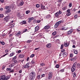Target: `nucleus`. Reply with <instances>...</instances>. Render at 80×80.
Here are the masks:
<instances>
[{"instance_id":"63","label":"nucleus","mask_w":80,"mask_h":80,"mask_svg":"<svg viewBox=\"0 0 80 80\" xmlns=\"http://www.w3.org/2000/svg\"><path fill=\"white\" fill-rule=\"evenodd\" d=\"M3 8H1L0 9V11H2V10H3Z\"/></svg>"},{"instance_id":"18","label":"nucleus","mask_w":80,"mask_h":80,"mask_svg":"<svg viewBox=\"0 0 80 80\" xmlns=\"http://www.w3.org/2000/svg\"><path fill=\"white\" fill-rule=\"evenodd\" d=\"M14 55H15V53L12 52L10 54L9 57H12V56H13Z\"/></svg>"},{"instance_id":"54","label":"nucleus","mask_w":80,"mask_h":80,"mask_svg":"<svg viewBox=\"0 0 80 80\" xmlns=\"http://www.w3.org/2000/svg\"><path fill=\"white\" fill-rule=\"evenodd\" d=\"M0 1L1 3H3L4 2V0H0Z\"/></svg>"},{"instance_id":"33","label":"nucleus","mask_w":80,"mask_h":80,"mask_svg":"<svg viewBox=\"0 0 80 80\" xmlns=\"http://www.w3.org/2000/svg\"><path fill=\"white\" fill-rule=\"evenodd\" d=\"M71 14V12H67V16H69V15H70Z\"/></svg>"},{"instance_id":"61","label":"nucleus","mask_w":80,"mask_h":80,"mask_svg":"<svg viewBox=\"0 0 80 80\" xmlns=\"http://www.w3.org/2000/svg\"><path fill=\"white\" fill-rule=\"evenodd\" d=\"M38 49H39L38 48H35V50H38Z\"/></svg>"},{"instance_id":"62","label":"nucleus","mask_w":80,"mask_h":80,"mask_svg":"<svg viewBox=\"0 0 80 80\" xmlns=\"http://www.w3.org/2000/svg\"><path fill=\"white\" fill-rule=\"evenodd\" d=\"M61 51L62 52H65V49H63Z\"/></svg>"},{"instance_id":"56","label":"nucleus","mask_w":80,"mask_h":80,"mask_svg":"<svg viewBox=\"0 0 80 80\" xmlns=\"http://www.w3.org/2000/svg\"><path fill=\"white\" fill-rule=\"evenodd\" d=\"M35 62H34L33 61H32L31 62V63H32V64H33L35 63Z\"/></svg>"},{"instance_id":"45","label":"nucleus","mask_w":80,"mask_h":80,"mask_svg":"<svg viewBox=\"0 0 80 80\" xmlns=\"http://www.w3.org/2000/svg\"><path fill=\"white\" fill-rule=\"evenodd\" d=\"M9 52V50H8V49H6L5 50V52L6 53H7V52Z\"/></svg>"},{"instance_id":"13","label":"nucleus","mask_w":80,"mask_h":80,"mask_svg":"<svg viewBox=\"0 0 80 80\" xmlns=\"http://www.w3.org/2000/svg\"><path fill=\"white\" fill-rule=\"evenodd\" d=\"M35 32H38V30H39V26H37L35 27Z\"/></svg>"},{"instance_id":"36","label":"nucleus","mask_w":80,"mask_h":80,"mask_svg":"<svg viewBox=\"0 0 80 80\" xmlns=\"http://www.w3.org/2000/svg\"><path fill=\"white\" fill-rule=\"evenodd\" d=\"M72 3H69V7H72Z\"/></svg>"},{"instance_id":"29","label":"nucleus","mask_w":80,"mask_h":80,"mask_svg":"<svg viewBox=\"0 0 80 80\" xmlns=\"http://www.w3.org/2000/svg\"><path fill=\"white\" fill-rule=\"evenodd\" d=\"M30 13V11L29 10L26 11V14H28V13Z\"/></svg>"},{"instance_id":"17","label":"nucleus","mask_w":80,"mask_h":80,"mask_svg":"<svg viewBox=\"0 0 80 80\" xmlns=\"http://www.w3.org/2000/svg\"><path fill=\"white\" fill-rule=\"evenodd\" d=\"M46 47L48 48H50L51 47V44L49 43L46 45Z\"/></svg>"},{"instance_id":"22","label":"nucleus","mask_w":80,"mask_h":80,"mask_svg":"<svg viewBox=\"0 0 80 80\" xmlns=\"http://www.w3.org/2000/svg\"><path fill=\"white\" fill-rule=\"evenodd\" d=\"M64 45L65 47H68V43H65V42H64Z\"/></svg>"},{"instance_id":"47","label":"nucleus","mask_w":80,"mask_h":80,"mask_svg":"<svg viewBox=\"0 0 80 80\" xmlns=\"http://www.w3.org/2000/svg\"><path fill=\"white\" fill-rule=\"evenodd\" d=\"M21 52L22 51H21V50H19L18 52V53H21Z\"/></svg>"},{"instance_id":"27","label":"nucleus","mask_w":80,"mask_h":80,"mask_svg":"<svg viewBox=\"0 0 80 80\" xmlns=\"http://www.w3.org/2000/svg\"><path fill=\"white\" fill-rule=\"evenodd\" d=\"M77 68H80V64L79 63H78L77 64Z\"/></svg>"},{"instance_id":"23","label":"nucleus","mask_w":80,"mask_h":80,"mask_svg":"<svg viewBox=\"0 0 80 80\" xmlns=\"http://www.w3.org/2000/svg\"><path fill=\"white\" fill-rule=\"evenodd\" d=\"M11 12V10L10 9H8V10L6 11V12L7 13H9V12Z\"/></svg>"},{"instance_id":"60","label":"nucleus","mask_w":80,"mask_h":80,"mask_svg":"<svg viewBox=\"0 0 80 80\" xmlns=\"http://www.w3.org/2000/svg\"><path fill=\"white\" fill-rule=\"evenodd\" d=\"M40 20H38L37 21V23H40Z\"/></svg>"},{"instance_id":"12","label":"nucleus","mask_w":80,"mask_h":80,"mask_svg":"<svg viewBox=\"0 0 80 80\" xmlns=\"http://www.w3.org/2000/svg\"><path fill=\"white\" fill-rule=\"evenodd\" d=\"M30 65V63H27L24 66V68H29V65Z\"/></svg>"},{"instance_id":"11","label":"nucleus","mask_w":80,"mask_h":80,"mask_svg":"<svg viewBox=\"0 0 80 80\" xmlns=\"http://www.w3.org/2000/svg\"><path fill=\"white\" fill-rule=\"evenodd\" d=\"M72 32H73L72 29L70 30L67 32V35H70V34H71L72 33Z\"/></svg>"},{"instance_id":"50","label":"nucleus","mask_w":80,"mask_h":80,"mask_svg":"<svg viewBox=\"0 0 80 80\" xmlns=\"http://www.w3.org/2000/svg\"><path fill=\"white\" fill-rule=\"evenodd\" d=\"M22 72V69H21L19 71V73H21Z\"/></svg>"},{"instance_id":"9","label":"nucleus","mask_w":80,"mask_h":80,"mask_svg":"<svg viewBox=\"0 0 80 80\" xmlns=\"http://www.w3.org/2000/svg\"><path fill=\"white\" fill-rule=\"evenodd\" d=\"M34 19V18L33 17L30 18H28V23H30L32 22V20H33Z\"/></svg>"},{"instance_id":"48","label":"nucleus","mask_w":80,"mask_h":80,"mask_svg":"<svg viewBox=\"0 0 80 80\" xmlns=\"http://www.w3.org/2000/svg\"><path fill=\"white\" fill-rule=\"evenodd\" d=\"M14 72V71L13 70V69H12V70L10 71H9V73H12V72Z\"/></svg>"},{"instance_id":"1","label":"nucleus","mask_w":80,"mask_h":80,"mask_svg":"<svg viewBox=\"0 0 80 80\" xmlns=\"http://www.w3.org/2000/svg\"><path fill=\"white\" fill-rule=\"evenodd\" d=\"M10 76H6L4 75H2L0 76V80H8L9 79Z\"/></svg>"},{"instance_id":"55","label":"nucleus","mask_w":80,"mask_h":80,"mask_svg":"<svg viewBox=\"0 0 80 80\" xmlns=\"http://www.w3.org/2000/svg\"><path fill=\"white\" fill-rule=\"evenodd\" d=\"M67 13H70V9H68L67 11Z\"/></svg>"},{"instance_id":"20","label":"nucleus","mask_w":80,"mask_h":80,"mask_svg":"<svg viewBox=\"0 0 80 80\" xmlns=\"http://www.w3.org/2000/svg\"><path fill=\"white\" fill-rule=\"evenodd\" d=\"M20 15V14L18 13L17 14V15H18V17H20V19H22V18H23V17H24V16L23 15V16H20V15Z\"/></svg>"},{"instance_id":"37","label":"nucleus","mask_w":80,"mask_h":80,"mask_svg":"<svg viewBox=\"0 0 80 80\" xmlns=\"http://www.w3.org/2000/svg\"><path fill=\"white\" fill-rule=\"evenodd\" d=\"M55 67L57 68H59V65L58 64H57L56 65Z\"/></svg>"},{"instance_id":"15","label":"nucleus","mask_w":80,"mask_h":80,"mask_svg":"<svg viewBox=\"0 0 80 80\" xmlns=\"http://www.w3.org/2000/svg\"><path fill=\"white\" fill-rule=\"evenodd\" d=\"M68 54L66 52H64L62 54V55L64 57H66L67 56Z\"/></svg>"},{"instance_id":"46","label":"nucleus","mask_w":80,"mask_h":80,"mask_svg":"<svg viewBox=\"0 0 80 80\" xmlns=\"http://www.w3.org/2000/svg\"><path fill=\"white\" fill-rule=\"evenodd\" d=\"M40 65L41 66H43V65H45V63H40Z\"/></svg>"},{"instance_id":"28","label":"nucleus","mask_w":80,"mask_h":80,"mask_svg":"<svg viewBox=\"0 0 80 80\" xmlns=\"http://www.w3.org/2000/svg\"><path fill=\"white\" fill-rule=\"evenodd\" d=\"M51 16L50 15H48L47 16V18H50L51 17Z\"/></svg>"},{"instance_id":"42","label":"nucleus","mask_w":80,"mask_h":80,"mask_svg":"<svg viewBox=\"0 0 80 80\" xmlns=\"http://www.w3.org/2000/svg\"><path fill=\"white\" fill-rule=\"evenodd\" d=\"M8 55V53H7L6 54H4V55H3V56H2L1 57H5V56H6V55Z\"/></svg>"},{"instance_id":"4","label":"nucleus","mask_w":80,"mask_h":80,"mask_svg":"<svg viewBox=\"0 0 80 80\" xmlns=\"http://www.w3.org/2000/svg\"><path fill=\"white\" fill-rule=\"evenodd\" d=\"M77 62H75L73 64L71 68V71L72 72H73L75 70V69H76V65H77Z\"/></svg>"},{"instance_id":"38","label":"nucleus","mask_w":80,"mask_h":80,"mask_svg":"<svg viewBox=\"0 0 80 80\" xmlns=\"http://www.w3.org/2000/svg\"><path fill=\"white\" fill-rule=\"evenodd\" d=\"M63 48V45L62 44L61 46L60 49H62Z\"/></svg>"},{"instance_id":"32","label":"nucleus","mask_w":80,"mask_h":80,"mask_svg":"<svg viewBox=\"0 0 80 80\" xmlns=\"http://www.w3.org/2000/svg\"><path fill=\"white\" fill-rule=\"evenodd\" d=\"M6 70L7 71H10L12 69L11 68H7Z\"/></svg>"},{"instance_id":"51","label":"nucleus","mask_w":80,"mask_h":80,"mask_svg":"<svg viewBox=\"0 0 80 80\" xmlns=\"http://www.w3.org/2000/svg\"><path fill=\"white\" fill-rule=\"evenodd\" d=\"M40 75H38V79H40Z\"/></svg>"},{"instance_id":"2","label":"nucleus","mask_w":80,"mask_h":80,"mask_svg":"<svg viewBox=\"0 0 80 80\" xmlns=\"http://www.w3.org/2000/svg\"><path fill=\"white\" fill-rule=\"evenodd\" d=\"M30 79L31 80H33L35 77V73L33 72H31L29 74Z\"/></svg>"},{"instance_id":"57","label":"nucleus","mask_w":80,"mask_h":80,"mask_svg":"<svg viewBox=\"0 0 80 80\" xmlns=\"http://www.w3.org/2000/svg\"><path fill=\"white\" fill-rule=\"evenodd\" d=\"M2 69H3V70H4V69H5V66H2Z\"/></svg>"},{"instance_id":"59","label":"nucleus","mask_w":80,"mask_h":80,"mask_svg":"<svg viewBox=\"0 0 80 80\" xmlns=\"http://www.w3.org/2000/svg\"><path fill=\"white\" fill-rule=\"evenodd\" d=\"M77 31H78V32H79L80 31V28H78V29H77Z\"/></svg>"},{"instance_id":"35","label":"nucleus","mask_w":80,"mask_h":80,"mask_svg":"<svg viewBox=\"0 0 80 80\" xmlns=\"http://www.w3.org/2000/svg\"><path fill=\"white\" fill-rule=\"evenodd\" d=\"M74 53L75 54H77V53H78V52H77V51L75 50L74 51Z\"/></svg>"},{"instance_id":"39","label":"nucleus","mask_w":80,"mask_h":80,"mask_svg":"<svg viewBox=\"0 0 80 80\" xmlns=\"http://www.w3.org/2000/svg\"><path fill=\"white\" fill-rule=\"evenodd\" d=\"M36 6L37 8H39V7H40V5L38 4H36Z\"/></svg>"},{"instance_id":"21","label":"nucleus","mask_w":80,"mask_h":80,"mask_svg":"<svg viewBox=\"0 0 80 80\" xmlns=\"http://www.w3.org/2000/svg\"><path fill=\"white\" fill-rule=\"evenodd\" d=\"M62 30H67V28L66 27L62 28Z\"/></svg>"},{"instance_id":"30","label":"nucleus","mask_w":80,"mask_h":80,"mask_svg":"<svg viewBox=\"0 0 80 80\" xmlns=\"http://www.w3.org/2000/svg\"><path fill=\"white\" fill-rule=\"evenodd\" d=\"M53 35H55L57 34V32H55L52 33Z\"/></svg>"},{"instance_id":"58","label":"nucleus","mask_w":80,"mask_h":80,"mask_svg":"<svg viewBox=\"0 0 80 80\" xmlns=\"http://www.w3.org/2000/svg\"><path fill=\"white\" fill-rule=\"evenodd\" d=\"M17 58V57L16 56H15L13 58V60H15Z\"/></svg>"},{"instance_id":"24","label":"nucleus","mask_w":80,"mask_h":80,"mask_svg":"<svg viewBox=\"0 0 80 80\" xmlns=\"http://www.w3.org/2000/svg\"><path fill=\"white\" fill-rule=\"evenodd\" d=\"M21 34V32H18V33H17V35H16V36H18V35H20Z\"/></svg>"},{"instance_id":"7","label":"nucleus","mask_w":80,"mask_h":80,"mask_svg":"<svg viewBox=\"0 0 80 80\" xmlns=\"http://www.w3.org/2000/svg\"><path fill=\"white\" fill-rule=\"evenodd\" d=\"M9 17V16L5 17V18H4V20L6 22H8V21H9V19L10 18Z\"/></svg>"},{"instance_id":"43","label":"nucleus","mask_w":80,"mask_h":80,"mask_svg":"<svg viewBox=\"0 0 80 80\" xmlns=\"http://www.w3.org/2000/svg\"><path fill=\"white\" fill-rule=\"evenodd\" d=\"M26 42L27 43H30V42H32V40H28Z\"/></svg>"},{"instance_id":"52","label":"nucleus","mask_w":80,"mask_h":80,"mask_svg":"<svg viewBox=\"0 0 80 80\" xmlns=\"http://www.w3.org/2000/svg\"><path fill=\"white\" fill-rule=\"evenodd\" d=\"M9 7L8 6H6L5 8V9H8Z\"/></svg>"},{"instance_id":"53","label":"nucleus","mask_w":80,"mask_h":80,"mask_svg":"<svg viewBox=\"0 0 80 80\" xmlns=\"http://www.w3.org/2000/svg\"><path fill=\"white\" fill-rule=\"evenodd\" d=\"M45 75L44 74H42L41 75L42 77H45Z\"/></svg>"},{"instance_id":"34","label":"nucleus","mask_w":80,"mask_h":80,"mask_svg":"<svg viewBox=\"0 0 80 80\" xmlns=\"http://www.w3.org/2000/svg\"><path fill=\"white\" fill-rule=\"evenodd\" d=\"M66 8H67L66 7H64V8H62V10L63 11L65 10H66Z\"/></svg>"},{"instance_id":"44","label":"nucleus","mask_w":80,"mask_h":80,"mask_svg":"<svg viewBox=\"0 0 80 80\" xmlns=\"http://www.w3.org/2000/svg\"><path fill=\"white\" fill-rule=\"evenodd\" d=\"M35 56V54H32L31 55L30 57H31L32 58V57H33Z\"/></svg>"},{"instance_id":"25","label":"nucleus","mask_w":80,"mask_h":80,"mask_svg":"<svg viewBox=\"0 0 80 80\" xmlns=\"http://www.w3.org/2000/svg\"><path fill=\"white\" fill-rule=\"evenodd\" d=\"M23 3H24L23 1H21L20 3V5L21 6L23 5Z\"/></svg>"},{"instance_id":"3","label":"nucleus","mask_w":80,"mask_h":80,"mask_svg":"<svg viewBox=\"0 0 80 80\" xmlns=\"http://www.w3.org/2000/svg\"><path fill=\"white\" fill-rule=\"evenodd\" d=\"M63 21L62 20L60 21L59 22H57L54 25V28H57L58 27L60 23H63Z\"/></svg>"},{"instance_id":"40","label":"nucleus","mask_w":80,"mask_h":80,"mask_svg":"<svg viewBox=\"0 0 80 80\" xmlns=\"http://www.w3.org/2000/svg\"><path fill=\"white\" fill-rule=\"evenodd\" d=\"M3 15L2 14H0V18H3Z\"/></svg>"},{"instance_id":"10","label":"nucleus","mask_w":80,"mask_h":80,"mask_svg":"<svg viewBox=\"0 0 80 80\" xmlns=\"http://www.w3.org/2000/svg\"><path fill=\"white\" fill-rule=\"evenodd\" d=\"M50 26L48 25H46L43 28V29L44 30H47L49 29V28H50Z\"/></svg>"},{"instance_id":"8","label":"nucleus","mask_w":80,"mask_h":80,"mask_svg":"<svg viewBox=\"0 0 80 80\" xmlns=\"http://www.w3.org/2000/svg\"><path fill=\"white\" fill-rule=\"evenodd\" d=\"M20 25H25V24H27V22L26 21H23L22 22H20Z\"/></svg>"},{"instance_id":"31","label":"nucleus","mask_w":80,"mask_h":80,"mask_svg":"<svg viewBox=\"0 0 80 80\" xmlns=\"http://www.w3.org/2000/svg\"><path fill=\"white\" fill-rule=\"evenodd\" d=\"M0 43L2 44V45H4L5 44V43L4 42H2L1 41L0 42Z\"/></svg>"},{"instance_id":"64","label":"nucleus","mask_w":80,"mask_h":80,"mask_svg":"<svg viewBox=\"0 0 80 80\" xmlns=\"http://www.w3.org/2000/svg\"><path fill=\"white\" fill-rule=\"evenodd\" d=\"M73 48H75V45H73L72 46Z\"/></svg>"},{"instance_id":"16","label":"nucleus","mask_w":80,"mask_h":80,"mask_svg":"<svg viewBox=\"0 0 80 80\" xmlns=\"http://www.w3.org/2000/svg\"><path fill=\"white\" fill-rule=\"evenodd\" d=\"M15 65L14 63H12L9 65V67L12 68Z\"/></svg>"},{"instance_id":"6","label":"nucleus","mask_w":80,"mask_h":80,"mask_svg":"<svg viewBox=\"0 0 80 80\" xmlns=\"http://www.w3.org/2000/svg\"><path fill=\"white\" fill-rule=\"evenodd\" d=\"M52 72H51L49 73L48 76V79L50 80V79L52 78Z\"/></svg>"},{"instance_id":"41","label":"nucleus","mask_w":80,"mask_h":80,"mask_svg":"<svg viewBox=\"0 0 80 80\" xmlns=\"http://www.w3.org/2000/svg\"><path fill=\"white\" fill-rule=\"evenodd\" d=\"M13 20L11 21L10 22V25H12V23H13Z\"/></svg>"},{"instance_id":"14","label":"nucleus","mask_w":80,"mask_h":80,"mask_svg":"<svg viewBox=\"0 0 80 80\" xmlns=\"http://www.w3.org/2000/svg\"><path fill=\"white\" fill-rule=\"evenodd\" d=\"M40 7L42 10H45V7L42 4H41Z\"/></svg>"},{"instance_id":"26","label":"nucleus","mask_w":80,"mask_h":80,"mask_svg":"<svg viewBox=\"0 0 80 80\" xmlns=\"http://www.w3.org/2000/svg\"><path fill=\"white\" fill-rule=\"evenodd\" d=\"M77 76V74L75 72H74L73 73V77L74 78L76 77V76Z\"/></svg>"},{"instance_id":"49","label":"nucleus","mask_w":80,"mask_h":80,"mask_svg":"<svg viewBox=\"0 0 80 80\" xmlns=\"http://www.w3.org/2000/svg\"><path fill=\"white\" fill-rule=\"evenodd\" d=\"M70 57H73V54H71L70 55Z\"/></svg>"},{"instance_id":"5","label":"nucleus","mask_w":80,"mask_h":80,"mask_svg":"<svg viewBox=\"0 0 80 80\" xmlns=\"http://www.w3.org/2000/svg\"><path fill=\"white\" fill-rule=\"evenodd\" d=\"M62 14V12L61 11H59V12H57L55 13V17H59V15H60V14Z\"/></svg>"},{"instance_id":"19","label":"nucleus","mask_w":80,"mask_h":80,"mask_svg":"<svg viewBox=\"0 0 80 80\" xmlns=\"http://www.w3.org/2000/svg\"><path fill=\"white\" fill-rule=\"evenodd\" d=\"M24 54H21L19 55V57L20 58H23L24 57Z\"/></svg>"}]
</instances>
